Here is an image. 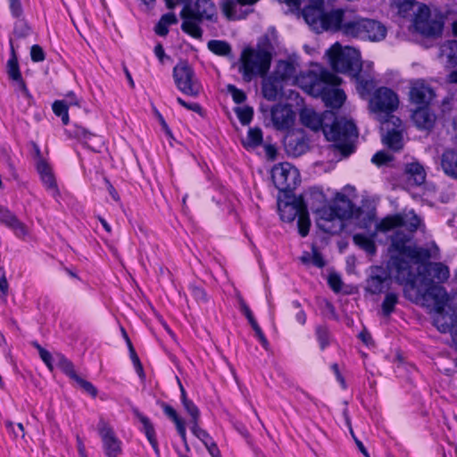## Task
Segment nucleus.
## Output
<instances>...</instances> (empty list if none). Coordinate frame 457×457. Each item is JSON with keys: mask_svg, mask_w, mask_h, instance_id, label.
Masks as SVG:
<instances>
[{"mask_svg": "<svg viewBox=\"0 0 457 457\" xmlns=\"http://www.w3.org/2000/svg\"><path fill=\"white\" fill-rule=\"evenodd\" d=\"M10 46L11 57L7 62V73L10 79L17 82L18 90H20L25 97H29V92L25 85V82L21 79V74L19 69L18 59L15 54L12 39H10Z\"/></svg>", "mask_w": 457, "mask_h": 457, "instance_id": "nucleus-21", "label": "nucleus"}, {"mask_svg": "<svg viewBox=\"0 0 457 457\" xmlns=\"http://www.w3.org/2000/svg\"><path fill=\"white\" fill-rule=\"evenodd\" d=\"M280 219L287 222H292L297 219L299 234L306 237L309 233L311 221L306 206L302 198H293L291 201L278 202Z\"/></svg>", "mask_w": 457, "mask_h": 457, "instance_id": "nucleus-10", "label": "nucleus"}, {"mask_svg": "<svg viewBox=\"0 0 457 457\" xmlns=\"http://www.w3.org/2000/svg\"><path fill=\"white\" fill-rule=\"evenodd\" d=\"M73 380L85 393L88 394L94 398L96 397L98 391L91 382L84 379L80 376L76 377Z\"/></svg>", "mask_w": 457, "mask_h": 457, "instance_id": "nucleus-44", "label": "nucleus"}, {"mask_svg": "<svg viewBox=\"0 0 457 457\" xmlns=\"http://www.w3.org/2000/svg\"><path fill=\"white\" fill-rule=\"evenodd\" d=\"M403 227L409 233L396 231L391 238L390 252H395L397 256H392L388 262L390 272L395 274L399 284L415 288L416 275L412 270L410 261L415 263L426 262L431 258L430 251L427 248L417 247L411 244L412 233L422 228L424 224L414 211L389 215L377 222V230L387 232L395 228Z\"/></svg>", "mask_w": 457, "mask_h": 457, "instance_id": "nucleus-2", "label": "nucleus"}, {"mask_svg": "<svg viewBox=\"0 0 457 457\" xmlns=\"http://www.w3.org/2000/svg\"><path fill=\"white\" fill-rule=\"evenodd\" d=\"M57 357L59 360L60 368L70 378L73 380L76 377L79 376L75 371L74 366L71 361H69L62 354H58Z\"/></svg>", "mask_w": 457, "mask_h": 457, "instance_id": "nucleus-43", "label": "nucleus"}, {"mask_svg": "<svg viewBox=\"0 0 457 457\" xmlns=\"http://www.w3.org/2000/svg\"><path fill=\"white\" fill-rule=\"evenodd\" d=\"M316 335L321 349L329 344V334L327 328L320 326L316 328Z\"/></svg>", "mask_w": 457, "mask_h": 457, "instance_id": "nucleus-54", "label": "nucleus"}, {"mask_svg": "<svg viewBox=\"0 0 457 457\" xmlns=\"http://www.w3.org/2000/svg\"><path fill=\"white\" fill-rule=\"evenodd\" d=\"M53 112L55 115L62 118L64 125L69 122L68 106L65 101L58 100L53 104Z\"/></svg>", "mask_w": 457, "mask_h": 457, "instance_id": "nucleus-42", "label": "nucleus"}, {"mask_svg": "<svg viewBox=\"0 0 457 457\" xmlns=\"http://www.w3.org/2000/svg\"><path fill=\"white\" fill-rule=\"evenodd\" d=\"M398 303V295L395 293H387L382 303V311L385 316H389Z\"/></svg>", "mask_w": 457, "mask_h": 457, "instance_id": "nucleus-41", "label": "nucleus"}, {"mask_svg": "<svg viewBox=\"0 0 457 457\" xmlns=\"http://www.w3.org/2000/svg\"><path fill=\"white\" fill-rule=\"evenodd\" d=\"M31 32L29 26L23 20H19L14 26L13 35L18 38L28 37Z\"/></svg>", "mask_w": 457, "mask_h": 457, "instance_id": "nucleus-48", "label": "nucleus"}, {"mask_svg": "<svg viewBox=\"0 0 457 457\" xmlns=\"http://www.w3.org/2000/svg\"><path fill=\"white\" fill-rule=\"evenodd\" d=\"M227 90L231 95L234 102L237 104H241V103L245 102V100L246 99V96L244 93V91L237 88L234 85H231V84L228 85Z\"/></svg>", "mask_w": 457, "mask_h": 457, "instance_id": "nucleus-51", "label": "nucleus"}, {"mask_svg": "<svg viewBox=\"0 0 457 457\" xmlns=\"http://www.w3.org/2000/svg\"><path fill=\"white\" fill-rule=\"evenodd\" d=\"M122 333H123V336L127 341V344H128V346H129V353H130V358L132 360V362L136 368V370L137 372L138 373L139 376H142L143 375V367L140 363V361H139V358L138 356L137 355L136 353V351L126 333V331L124 329H122Z\"/></svg>", "mask_w": 457, "mask_h": 457, "instance_id": "nucleus-45", "label": "nucleus"}, {"mask_svg": "<svg viewBox=\"0 0 457 457\" xmlns=\"http://www.w3.org/2000/svg\"><path fill=\"white\" fill-rule=\"evenodd\" d=\"M32 345L37 349L38 351V353H39V356L40 358L42 359V361L45 362V364L50 369L52 370L53 369V364H52V354L47 351L46 350L45 348H43L37 342H33L32 343Z\"/></svg>", "mask_w": 457, "mask_h": 457, "instance_id": "nucleus-50", "label": "nucleus"}, {"mask_svg": "<svg viewBox=\"0 0 457 457\" xmlns=\"http://www.w3.org/2000/svg\"><path fill=\"white\" fill-rule=\"evenodd\" d=\"M440 57H446L449 67L457 65V41L448 40L440 46Z\"/></svg>", "mask_w": 457, "mask_h": 457, "instance_id": "nucleus-35", "label": "nucleus"}, {"mask_svg": "<svg viewBox=\"0 0 457 457\" xmlns=\"http://www.w3.org/2000/svg\"><path fill=\"white\" fill-rule=\"evenodd\" d=\"M429 271L433 278L439 283L447 281L450 277V270L448 266L442 262H432L429 264Z\"/></svg>", "mask_w": 457, "mask_h": 457, "instance_id": "nucleus-39", "label": "nucleus"}, {"mask_svg": "<svg viewBox=\"0 0 457 457\" xmlns=\"http://www.w3.org/2000/svg\"><path fill=\"white\" fill-rule=\"evenodd\" d=\"M435 94L429 85L424 80H416L411 83L410 89V99L411 103L427 106L433 99Z\"/></svg>", "mask_w": 457, "mask_h": 457, "instance_id": "nucleus-18", "label": "nucleus"}, {"mask_svg": "<svg viewBox=\"0 0 457 457\" xmlns=\"http://www.w3.org/2000/svg\"><path fill=\"white\" fill-rule=\"evenodd\" d=\"M184 3L180 12L183 20L181 29L193 37L201 38L203 30L199 24L203 20L212 21L216 16V7L212 0H178Z\"/></svg>", "mask_w": 457, "mask_h": 457, "instance_id": "nucleus-5", "label": "nucleus"}, {"mask_svg": "<svg viewBox=\"0 0 457 457\" xmlns=\"http://www.w3.org/2000/svg\"><path fill=\"white\" fill-rule=\"evenodd\" d=\"M160 21H162V23L166 24L168 27L178 22V19L173 12H169L162 15Z\"/></svg>", "mask_w": 457, "mask_h": 457, "instance_id": "nucleus-62", "label": "nucleus"}, {"mask_svg": "<svg viewBox=\"0 0 457 457\" xmlns=\"http://www.w3.org/2000/svg\"><path fill=\"white\" fill-rule=\"evenodd\" d=\"M315 2L319 5L311 4L303 10V16L306 23L317 33L340 29L343 21V10L337 9L328 12L321 6L322 0H315Z\"/></svg>", "mask_w": 457, "mask_h": 457, "instance_id": "nucleus-8", "label": "nucleus"}, {"mask_svg": "<svg viewBox=\"0 0 457 457\" xmlns=\"http://www.w3.org/2000/svg\"><path fill=\"white\" fill-rule=\"evenodd\" d=\"M300 260L305 265H313L317 268H322L325 266L323 256L314 245L312 246L311 252H303Z\"/></svg>", "mask_w": 457, "mask_h": 457, "instance_id": "nucleus-36", "label": "nucleus"}, {"mask_svg": "<svg viewBox=\"0 0 457 457\" xmlns=\"http://www.w3.org/2000/svg\"><path fill=\"white\" fill-rule=\"evenodd\" d=\"M41 180L53 196H57L59 195V190L53 173L43 175V177H41Z\"/></svg>", "mask_w": 457, "mask_h": 457, "instance_id": "nucleus-47", "label": "nucleus"}, {"mask_svg": "<svg viewBox=\"0 0 457 457\" xmlns=\"http://www.w3.org/2000/svg\"><path fill=\"white\" fill-rule=\"evenodd\" d=\"M412 121L420 129L429 130L433 128L436 116L427 106L417 108L411 115Z\"/></svg>", "mask_w": 457, "mask_h": 457, "instance_id": "nucleus-25", "label": "nucleus"}, {"mask_svg": "<svg viewBox=\"0 0 457 457\" xmlns=\"http://www.w3.org/2000/svg\"><path fill=\"white\" fill-rule=\"evenodd\" d=\"M235 112L240 122L244 125L250 123L253 119V111L251 107L243 106L235 109Z\"/></svg>", "mask_w": 457, "mask_h": 457, "instance_id": "nucleus-46", "label": "nucleus"}, {"mask_svg": "<svg viewBox=\"0 0 457 457\" xmlns=\"http://www.w3.org/2000/svg\"><path fill=\"white\" fill-rule=\"evenodd\" d=\"M191 431L199 440L203 442L204 445L212 440L209 433L206 430L201 428L198 423L191 425Z\"/></svg>", "mask_w": 457, "mask_h": 457, "instance_id": "nucleus-49", "label": "nucleus"}, {"mask_svg": "<svg viewBox=\"0 0 457 457\" xmlns=\"http://www.w3.org/2000/svg\"><path fill=\"white\" fill-rule=\"evenodd\" d=\"M179 388H180V394H181V403H182L186 411L191 417V425L195 424V423H198L199 418H200L199 409L191 400H189L187 397L186 390L184 389L183 386L180 383H179Z\"/></svg>", "mask_w": 457, "mask_h": 457, "instance_id": "nucleus-37", "label": "nucleus"}, {"mask_svg": "<svg viewBox=\"0 0 457 457\" xmlns=\"http://www.w3.org/2000/svg\"><path fill=\"white\" fill-rule=\"evenodd\" d=\"M389 275L382 268L376 267L367 281V290L373 295L381 293L388 286Z\"/></svg>", "mask_w": 457, "mask_h": 457, "instance_id": "nucleus-23", "label": "nucleus"}, {"mask_svg": "<svg viewBox=\"0 0 457 457\" xmlns=\"http://www.w3.org/2000/svg\"><path fill=\"white\" fill-rule=\"evenodd\" d=\"M75 133L79 140L95 152H99L104 145L103 138L100 136L89 132L85 128L78 127Z\"/></svg>", "mask_w": 457, "mask_h": 457, "instance_id": "nucleus-31", "label": "nucleus"}, {"mask_svg": "<svg viewBox=\"0 0 457 457\" xmlns=\"http://www.w3.org/2000/svg\"><path fill=\"white\" fill-rule=\"evenodd\" d=\"M259 0H224L221 10L228 20H241L253 12Z\"/></svg>", "mask_w": 457, "mask_h": 457, "instance_id": "nucleus-17", "label": "nucleus"}, {"mask_svg": "<svg viewBox=\"0 0 457 457\" xmlns=\"http://www.w3.org/2000/svg\"><path fill=\"white\" fill-rule=\"evenodd\" d=\"M30 56L34 62H42L45 60V53L41 46L34 45L30 50Z\"/></svg>", "mask_w": 457, "mask_h": 457, "instance_id": "nucleus-58", "label": "nucleus"}, {"mask_svg": "<svg viewBox=\"0 0 457 457\" xmlns=\"http://www.w3.org/2000/svg\"><path fill=\"white\" fill-rule=\"evenodd\" d=\"M375 218V209L369 204L356 207L351 201L345 199V220H353L358 227L369 228L374 223Z\"/></svg>", "mask_w": 457, "mask_h": 457, "instance_id": "nucleus-15", "label": "nucleus"}, {"mask_svg": "<svg viewBox=\"0 0 457 457\" xmlns=\"http://www.w3.org/2000/svg\"><path fill=\"white\" fill-rule=\"evenodd\" d=\"M390 160H391V157L387 154L380 151V152L376 153L373 155L371 162L377 165H382V164L386 163Z\"/></svg>", "mask_w": 457, "mask_h": 457, "instance_id": "nucleus-59", "label": "nucleus"}, {"mask_svg": "<svg viewBox=\"0 0 457 457\" xmlns=\"http://www.w3.org/2000/svg\"><path fill=\"white\" fill-rule=\"evenodd\" d=\"M248 141L252 145H259L262 141V132L258 128L250 129L248 131Z\"/></svg>", "mask_w": 457, "mask_h": 457, "instance_id": "nucleus-55", "label": "nucleus"}, {"mask_svg": "<svg viewBox=\"0 0 457 457\" xmlns=\"http://www.w3.org/2000/svg\"><path fill=\"white\" fill-rule=\"evenodd\" d=\"M343 194L320 188L310 191L308 204L315 215L318 228L328 234H337L343 230Z\"/></svg>", "mask_w": 457, "mask_h": 457, "instance_id": "nucleus-3", "label": "nucleus"}, {"mask_svg": "<svg viewBox=\"0 0 457 457\" xmlns=\"http://www.w3.org/2000/svg\"><path fill=\"white\" fill-rule=\"evenodd\" d=\"M9 8L12 17L20 19L23 14L21 0H9Z\"/></svg>", "mask_w": 457, "mask_h": 457, "instance_id": "nucleus-56", "label": "nucleus"}, {"mask_svg": "<svg viewBox=\"0 0 457 457\" xmlns=\"http://www.w3.org/2000/svg\"><path fill=\"white\" fill-rule=\"evenodd\" d=\"M271 120L277 129H289L295 120V113L287 105H276L271 109Z\"/></svg>", "mask_w": 457, "mask_h": 457, "instance_id": "nucleus-20", "label": "nucleus"}, {"mask_svg": "<svg viewBox=\"0 0 457 457\" xmlns=\"http://www.w3.org/2000/svg\"><path fill=\"white\" fill-rule=\"evenodd\" d=\"M327 280L329 287L334 292L337 293L340 291L342 281L341 277L338 273L330 271L328 275Z\"/></svg>", "mask_w": 457, "mask_h": 457, "instance_id": "nucleus-52", "label": "nucleus"}, {"mask_svg": "<svg viewBox=\"0 0 457 457\" xmlns=\"http://www.w3.org/2000/svg\"><path fill=\"white\" fill-rule=\"evenodd\" d=\"M398 14L403 18H411L415 29L425 37H440L444 21L442 18H431L430 9L414 0H392Z\"/></svg>", "mask_w": 457, "mask_h": 457, "instance_id": "nucleus-4", "label": "nucleus"}, {"mask_svg": "<svg viewBox=\"0 0 457 457\" xmlns=\"http://www.w3.org/2000/svg\"><path fill=\"white\" fill-rule=\"evenodd\" d=\"M204 446L212 457H221L220 451L213 440L209 442Z\"/></svg>", "mask_w": 457, "mask_h": 457, "instance_id": "nucleus-61", "label": "nucleus"}, {"mask_svg": "<svg viewBox=\"0 0 457 457\" xmlns=\"http://www.w3.org/2000/svg\"><path fill=\"white\" fill-rule=\"evenodd\" d=\"M283 89V82L278 77L273 75L265 77L262 84V92L269 101H276L281 95Z\"/></svg>", "mask_w": 457, "mask_h": 457, "instance_id": "nucleus-24", "label": "nucleus"}, {"mask_svg": "<svg viewBox=\"0 0 457 457\" xmlns=\"http://www.w3.org/2000/svg\"><path fill=\"white\" fill-rule=\"evenodd\" d=\"M134 415L138 419V420L141 422L144 431L146 438L148 439L150 445H152L154 451L157 455H159V447H158V442L155 436L154 428L150 421V420L142 414L137 409L133 410Z\"/></svg>", "mask_w": 457, "mask_h": 457, "instance_id": "nucleus-30", "label": "nucleus"}, {"mask_svg": "<svg viewBox=\"0 0 457 457\" xmlns=\"http://www.w3.org/2000/svg\"><path fill=\"white\" fill-rule=\"evenodd\" d=\"M154 30L157 35L162 36V37L166 36L169 32L168 26L166 24L162 23V21H159V22L155 26Z\"/></svg>", "mask_w": 457, "mask_h": 457, "instance_id": "nucleus-64", "label": "nucleus"}, {"mask_svg": "<svg viewBox=\"0 0 457 457\" xmlns=\"http://www.w3.org/2000/svg\"><path fill=\"white\" fill-rule=\"evenodd\" d=\"M398 105V95L386 87L376 88L369 101V107L375 113L390 114L397 109Z\"/></svg>", "mask_w": 457, "mask_h": 457, "instance_id": "nucleus-12", "label": "nucleus"}, {"mask_svg": "<svg viewBox=\"0 0 457 457\" xmlns=\"http://www.w3.org/2000/svg\"><path fill=\"white\" fill-rule=\"evenodd\" d=\"M270 62L271 54L267 50L247 47L241 54L238 71L244 80L249 82L256 76H265Z\"/></svg>", "mask_w": 457, "mask_h": 457, "instance_id": "nucleus-9", "label": "nucleus"}, {"mask_svg": "<svg viewBox=\"0 0 457 457\" xmlns=\"http://www.w3.org/2000/svg\"><path fill=\"white\" fill-rule=\"evenodd\" d=\"M345 75H348L355 82L357 92L362 98L370 96L376 83L370 65L362 68L360 52L351 46H345Z\"/></svg>", "mask_w": 457, "mask_h": 457, "instance_id": "nucleus-7", "label": "nucleus"}, {"mask_svg": "<svg viewBox=\"0 0 457 457\" xmlns=\"http://www.w3.org/2000/svg\"><path fill=\"white\" fill-rule=\"evenodd\" d=\"M295 73V65L288 61H280L277 64L273 76L278 77L283 82L284 80L294 77Z\"/></svg>", "mask_w": 457, "mask_h": 457, "instance_id": "nucleus-38", "label": "nucleus"}, {"mask_svg": "<svg viewBox=\"0 0 457 457\" xmlns=\"http://www.w3.org/2000/svg\"><path fill=\"white\" fill-rule=\"evenodd\" d=\"M271 179L275 187L281 192L291 191L300 182L298 170L289 162H281L271 170Z\"/></svg>", "mask_w": 457, "mask_h": 457, "instance_id": "nucleus-13", "label": "nucleus"}, {"mask_svg": "<svg viewBox=\"0 0 457 457\" xmlns=\"http://www.w3.org/2000/svg\"><path fill=\"white\" fill-rule=\"evenodd\" d=\"M190 291H191L192 295L194 296V298L196 301L203 302V303H205L207 301V295L202 287H196V286H191Z\"/></svg>", "mask_w": 457, "mask_h": 457, "instance_id": "nucleus-57", "label": "nucleus"}, {"mask_svg": "<svg viewBox=\"0 0 457 457\" xmlns=\"http://www.w3.org/2000/svg\"><path fill=\"white\" fill-rule=\"evenodd\" d=\"M97 431L102 439L103 449L106 457H119L122 453V443L116 436L113 428L107 420L100 418Z\"/></svg>", "mask_w": 457, "mask_h": 457, "instance_id": "nucleus-14", "label": "nucleus"}, {"mask_svg": "<svg viewBox=\"0 0 457 457\" xmlns=\"http://www.w3.org/2000/svg\"><path fill=\"white\" fill-rule=\"evenodd\" d=\"M162 408L164 414L174 422L177 431L180 436L182 442L184 443L186 448L188 450L189 448L187 440V431L184 420L179 416L176 410L170 405L162 403Z\"/></svg>", "mask_w": 457, "mask_h": 457, "instance_id": "nucleus-29", "label": "nucleus"}, {"mask_svg": "<svg viewBox=\"0 0 457 457\" xmlns=\"http://www.w3.org/2000/svg\"><path fill=\"white\" fill-rule=\"evenodd\" d=\"M208 48L215 54L222 56L228 55L231 52L230 46L227 42L221 40L209 41Z\"/></svg>", "mask_w": 457, "mask_h": 457, "instance_id": "nucleus-40", "label": "nucleus"}, {"mask_svg": "<svg viewBox=\"0 0 457 457\" xmlns=\"http://www.w3.org/2000/svg\"><path fill=\"white\" fill-rule=\"evenodd\" d=\"M405 176L409 183L415 186L423 184L426 179V172L423 167L417 162L406 165Z\"/></svg>", "mask_w": 457, "mask_h": 457, "instance_id": "nucleus-33", "label": "nucleus"}, {"mask_svg": "<svg viewBox=\"0 0 457 457\" xmlns=\"http://www.w3.org/2000/svg\"><path fill=\"white\" fill-rule=\"evenodd\" d=\"M378 232H381L380 230H377V223L375 224V230L370 236L367 237L363 234H356L353 236V242L362 250H364L368 254L373 255L377 251V247L374 242V238Z\"/></svg>", "mask_w": 457, "mask_h": 457, "instance_id": "nucleus-34", "label": "nucleus"}, {"mask_svg": "<svg viewBox=\"0 0 457 457\" xmlns=\"http://www.w3.org/2000/svg\"><path fill=\"white\" fill-rule=\"evenodd\" d=\"M173 79L177 88L186 96L197 97L202 92V85L193 68L187 62H179L173 68Z\"/></svg>", "mask_w": 457, "mask_h": 457, "instance_id": "nucleus-11", "label": "nucleus"}, {"mask_svg": "<svg viewBox=\"0 0 457 457\" xmlns=\"http://www.w3.org/2000/svg\"><path fill=\"white\" fill-rule=\"evenodd\" d=\"M440 167L447 177L457 179V151L445 150L440 156Z\"/></svg>", "mask_w": 457, "mask_h": 457, "instance_id": "nucleus-26", "label": "nucleus"}, {"mask_svg": "<svg viewBox=\"0 0 457 457\" xmlns=\"http://www.w3.org/2000/svg\"><path fill=\"white\" fill-rule=\"evenodd\" d=\"M320 306L321 312L325 318L329 320H338L337 316L335 313V307L330 302L323 300L320 303Z\"/></svg>", "mask_w": 457, "mask_h": 457, "instance_id": "nucleus-53", "label": "nucleus"}, {"mask_svg": "<svg viewBox=\"0 0 457 457\" xmlns=\"http://www.w3.org/2000/svg\"><path fill=\"white\" fill-rule=\"evenodd\" d=\"M366 18L346 13L345 11V37L364 39Z\"/></svg>", "mask_w": 457, "mask_h": 457, "instance_id": "nucleus-22", "label": "nucleus"}, {"mask_svg": "<svg viewBox=\"0 0 457 457\" xmlns=\"http://www.w3.org/2000/svg\"><path fill=\"white\" fill-rule=\"evenodd\" d=\"M386 35V29L384 25L375 20L366 19L364 39L379 41L384 39Z\"/></svg>", "mask_w": 457, "mask_h": 457, "instance_id": "nucleus-32", "label": "nucleus"}, {"mask_svg": "<svg viewBox=\"0 0 457 457\" xmlns=\"http://www.w3.org/2000/svg\"><path fill=\"white\" fill-rule=\"evenodd\" d=\"M428 287L424 293L418 290L417 300L434 301V306L431 310L433 313V323L442 333L452 332L453 326V314L445 312V307L449 301V296L445 287L434 285L431 280L426 283Z\"/></svg>", "mask_w": 457, "mask_h": 457, "instance_id": "nucleus-6", "label": "nucleus"}, {"mask_svg": "<svg viewBox=\"0 0 457 457\" xmlns=\"http://www.w3.org/2000/svg\"><path fill=\"white\" fill-rule=\"evenodd\" d=\"M359 133L352 120L345 119V158L354 153Z\"/></svg>", "mask_w": 457, "mask_h": 457, "instance_id": "nucleus-27", "label": "nucleus"}, {"mask_svg": "<svg viewBox=\"0 0 457 457\" xmlns=\"http://www.w3.org/2000/svg\"><path fill=\"white\" fill-rule=\"evenodd\" d=\"M177 102L187 110H191L195 112H199L201 111V106L196 103L188 104L181 97H177Z\"/></svg>", "mask_w": 457, "mask_h": 457, "instance_id": "nucleus-60", "label": "nucleus"}, {"mask_svg": "<svg viewBox=\"0 0 457 457\" xmlns=\"http://www.w3.org/2000/svg\"><path fill=\"white\" fill-rule=\"evenodd\" d=\"M37 171L40 175V178L45 174H51L52 170L48 164L44 161H39L37 165Z\"/></svg>", "mask_w": 457, "mask_h": 457, "instance_id": "nucleus-63", "label": "nucleus"}, {"mask_svg": "<svg viewBox=\"0 0 457 457\" xmlns=\"http://www.w3.org/2000/svg\"><path fill=\"white\" fill-rule=\"evenodd\" d=\"M332 71L319 63L312 64L309 71L298 78L301 87L314 97H320L328 108L322 115L312 110L301 113L302 123L314 131L322 129L326 139L337 149L339 159L343 156V117L339 109L343 105L342 79L337 74L343 71V46L336 42L325 53Z\"/></svg>", "mask_w": 457, "mask_h": 457, "instance_id": "nucleus-1", "label": "nucleus"}, {"mask_svg": "<svg viewBox=\"0 0 457 457\" xmlns=\"http://www.w3.org/2000/svg\"><path fill=\"white\" fill-rule=\"evenodd\" d=\"M386 135L383 136V143L394 151H398L403 146V126L402 120L394 115H390L384 123Z\"/></svg>", "mask_w": 457, "mask_h": 457, "instance_id": "nucleus-16", "label": "nucleus"}, {"mask_svg": "<svg viewBox=\"0 0 457 457\" xmlns=\"http://www.w3.org/2000/svg\"><path fill=\"white\" fill-rule=\"evenodd\" d=\"M0 222L12 229L19 238H24L29 234L26 224L21 222L10 210L2 206H0Z\"/></svg>", "mask_w": 457, "mask_h": 457, "instance_id": "nucleus-19", "label": "nucleus"}, {"mask_svg": "<svg viewBox=\"0 0 457 457\" xmlns=\"http://www.w3.org/2000/svg\"><path fill=\"white\" fill-rule=\"evenodd\" d=\"M238 303H239V309L244 313L245 318L248 320L251 327L253 328L256 337L260 341V343L262 345V346L267 349L269 343L267 338L265 337L262 328L258 325L257 321L255 320L252 311L250 310L249 306L246 304L245 300L242 297H238Z\"/></svg>", "mask_w": 457, "mask_h": 457, "instance_id": "nucleus-28", "label": "nucleus"}]
</instances>
